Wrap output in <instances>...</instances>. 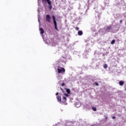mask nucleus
I'll use <instances>...</instances> for the list:
<instances>
[{
  "label": "nucleus",
  "mask_w": 126,
  "mask_h": 126,
  "mask_svg": "<svg viewBox=\"0 0 126 126\" xmlns=\"http://www.w3.org/2000/svg\"><path fill=\"white\" fill-rule=\"evenodd\" d=\"M95 85L96 86H98L99 85V84H98V83L95 82Z\"/></svg>",
  "instance_id": "nucleus-17"
},
{
  "label": "nucleus",
  "mask_w": 126,
  "mask_h": 126,
  "mask_svg": "<svg viewBox=\"0 0 126 126\" xmlns=\"http://www.w3.org/2000/svg\"><path fill=\"white\" fill-rule=\"evenodd\" d=\"M104 68H107L108 67V65L107 64H104L103 65Z\"/></svg>",
  "instance_id": "nucleus-13"
},
{
  "label": "nucleus",
  "mask_w": 126,
  "mask_h": 126,
  "mask_svg": "<svg viewBox=\"0 0 126 126\" xmlns=\"http://www.w3.org/2000/svg\"><path fill=\"white\" fill-rule=\"evenodd\" d=\"M39 31H40V33H41V34H44V30L43 29V28H40L39 29Z\"/></svg>",
  "instance_id": "nucleus-9"
},
{
  "label": "nucleus",
  "mask_w": 126,
  "mask_h": 126,
  "mask_svg": "<svg viewBox=\"0 0 126 126\" xmlns=\"http://www.w3.org/2000/svg\"><path fill=\"white\" fill-rule=\"evenodd\" d=\"M52 19H53V22L56 30L59 31V30L58 29V27L57 26V21H56V17L54 15L52 16Z\"/></svg>",
  "instance_id": "nucleus-1"
},
{
  "label": "nucleus",
  "mask_w": 126,
  "mask_h": 126,
  "mask_svg": "<svg viewBox=\"0 0 126 126\" xmlns=\"http://www.w3.org/2000/svg\"><path fill=\"white\" fill-rule=\"evenodd\" d=\"M63 103H65L66 102V97L65 96H63L62 100Z\"/></svg>",
  "instance_id": "nucleus-7"
},
{
  "label": "nucleus",
  "mask_w": 126,
  "mask_h": 126,
  "mask_svg": "<svg viewBox=\"0 0 126 126\" xmlns=\"http://www.w3.org/2000/svg\"><path fill=\"white\" fill-rule=\"evenodd\" d=\"M64 85H65L64 83H62V85H61V86H63V87Z\"/></svg>",
  "instance_id": "nucleus-19"
},
{
  "label": "nucleus",
  "mask_w": 126,
  "mask_h": 126,
  "mask_svg": "<svg viewBox=\"0 0 126 126\" xmlns=\"http://www.w3.org/2000/svg\"><path fill=\"white\" fill-rule=\"evenodd\" d=\"M50 10H51L52 9V5H49V6H48Z\"/></svg>",
  "instance_id": "nucleus-15"
},
{
  "label": "nucleus",
  "mask_w": 126,
  "mask_h": 126,
  "mask_svg": "<svg viewBox=\"0 0 126 126\" xmlns=\"http://www.w3.org/2000/svg\"><path fill=\"white\" fill-rule=\"evenodd\" d=\"M120 23H123V20H121L120 21Z\"/></svg>",
  "instance_id": "nucleus-20"
},
{
  "label": "nucleus",
  "mask_w": 126,
  "mask_h": 126,
  "mask_svg": "<svg viewBox=\"0 0 126 126\" xmlns=\"http://www.w3.org/2000/svg\"><path fill=\"white\" fill-rule=\"evenodd\" d=\"M57 98L58 102H61L62 101V97H61V96H58Z\"/></svg>",
  "instance_id": "nucleus-8"
},
{
  "label": "nucleus",
  "mask_w": 126,
  "mask_h": 126,
  "mask_svg": "<svg viewBox=\"0 0 126 126\" xmlns=\"http://www.w3.org/2000/svg\"><path fill=\"white\" fill-rule=\"evenodd\" d=\"M51 19H52V18H51V16H50V15H47L46 16V20L47 21V22H49V23H51Z\"/></svg>",
  "instance_id": "nucleus-3"
},
{
  "label": "nucleus",
  "mask_w": 126,
  "mask_h": 126,
  "mask_svg": "<svg viewBox=\"0 0 126 126\" xmlns=\"http://www.w3.org/2000/svg\"><path fill=\"white\" fill-rule=\"evenodd\" d=\"M65 96H66V97H68V94H64Z\"/></svg>",
  "instance_id": "nucleus-18"
},
{
  "label": "nucleus",
  "mask_w": 126,
  "mask_h": 126,
  "mask_svg": "<svg viewBox=\"0 0 126 126\" xmlns=\"http://www.w3.org/2000/svg\"><path fill=\"white\" fill-rule=\"evenodd\" d=\"M92 110L95 112L96 110V107H93Z\"/></svg>",
  "instance_id": "nucleus-14"
},
{
  "label": "nucleus",
  "mask_w": 126,
  "mask_h": 126,
  "mask_svg": "<svg viewBox=\"0 0 126 126\" xmlns=\"http://www.w3.org/2000/svg\"><path fill=\"white\" fill-rule=\"evenodd\" d=\"M65 90H66L67 94H70V90H69V89L65 88Z\"/></svg>",
  "instance_id": "nucleus-10"
},
{
  "label": "nucleus",
  "mask_w": 126,
  "mask_h": 126,
  "mask_svg": "<svg viewBox=\"0 0 126 126\" xmlns=\"http://www.w3.org/2000/svg\"><path fill=\"white\" fill-rule=\"evenodd\" d=\"M56 96H58V95H59V93H57L56 94Z\"/></svg>",
  "instance_id": "nucleus-21"
},
{
  "label": "nucleus",
  "mask_w": 126,
  "mask_h": 126,
  "mask_svg": "<svg viewBox=\"0 0 126 126\" xmlns=\"http://www.w3.org/2000/svg\"><path fill=\"white\" fill-rule=\"evenodd\" d=\"M112 119H116V117H115V116H113V117H112Z\"/></svg>",
  "instance_id": "nucleus-23"
},
{
  "label": "nucleus",
  "mask_w": 126,
  "mask_h": 126,
  "mask_svg": "<svg viewBox=\"0 0 126 126\" xmlns=\"http://www.w3.org/2000/svg\"><path fill=\"white\" fill-rule=\"evenodd\" d=\"M124 84H125V82H124L123 81H119V85H120V86H123V85H124Z\"/></svg>",
  "instance_id": "nucleus-5"
},
{
  "label": "nucleus",
  "mask_w": 126,
  "mask_h": 126,
  "mask_svg": "<svg viewBox=\"0 0 126 126\" xmlns=\"http://www.w3.org/2000/svg\"><path fill=\"white\" fill-rule=\"evenodd\" d=\"M115 42H116V40L115 39H113L112 40V41L111 42V44L112 45H114V44H115Z\"/></svg>",
  "instance_id": "nucleus-11"
},
{
  "label": "nucleus",
  "mask_w": 126,
  "mask_h": 126,
  "mask_svg": "<svg viewBox=\"0 0 126 126\" xmlns=\"http://www.w3.org/2000/svg\"><path fill=\"white\" fill-rule=\"evenodd\" d=\"M83 34V32H82V31H79L78 32V35H79V36H81Z\"/></svg>",
  "instance_id": "nucleus-6"
},
{
  "label": "nucleus",
  "mask_w": 126,
  "mask_h": 126,
  "mask_svg": "<svg viewBox=\"0 0 126 126\" xmlns=\"http://www.w3.org/2000/svg\"><path fill=\"white\" fill-rule=\"evenodd\" d=\"M75 29H76V30H77V31H78L79 30V28H78V27H76V28H75Z\"/></svg>",
  "instance_id": "nucleus-16"
},
{
  "label": "nucleus",
  "mask_w": 126,
  "mask_h": 126,
  "mask_svg": "<svg viewBox=\"0 0 126 126\" xmlns=\"http://www.w3.org/2000/svg\"><path fill=\"white\" fill-rule=\"evenodd\" d=\"M46 1H47V3L49 4V5H51V4L52 3V2L51 1H50V0H48Z\"/></svg>",
  "instance_id": "nucleus-12"
},
{
  "label": "nucleus",
  "mask_w": 126,
  "mask_h": 126,
  "mask_svg": "<svg viewBox=\"0 0 126 126\" xmlns=\"http://www.w3.org/2000/svg\"><path fill=\"white\" fill-rule=\"evenodd\" d=\"M58 73H63V72H65V69L63 67H62L61 69H58Z\"/></svg>",
  "instance_id": "nucleus-2"
},
{
  "label": "nucleus",
  "mask_w": 126,
  "mask_h": 126,
  "mask_svg": "<svg viewBox=\"0 0 126 126\" xmlns=\"http://www.w3.org/2000/svg\"><path fill=\"white\" fill-rule=\"evenodd\" d=\"M112 26H108L106 28V31H107L108 32H110V30H112Z\"/></svg>",
  "instance_id": "nucleus-4"
},
{
  "label": "nucleus",
  "mask_w": 126,
  "mask_h": 126,
  "mask_svg": "<svg viewBox=\"0 0 126 126\" xmlns=\"http://www.w3.org/2000/svg\"><path fill=\"white\" fill-rule=\"evenodd\" d=\"M61 89L62 91H63V89L62 88H61Z\"/></svg>",
  "instance_id": "nucleus-22"
}]
</instances>
